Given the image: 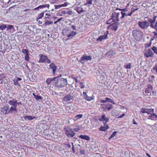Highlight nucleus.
Instances as JSON below:
<instances>
[{
  "mask_svg": "<svg viewBox=\"0 0 157 157\" xmlns=\"http://www.w3.org/2000/svg\"><path fill=\"white\" fill-rule=\"evenodd\" d=\"M151 44V41L149 44H146L145 45L146 48H148L150 47Z\"/></svg>",
  "mask_w": 157,
  "mask_h": 157,
  "instance_id": "56",
  "label": "nucleus"
},
{
  "mask_svg": "<svg viewBox=\"0 0 157 157\" xmlns=\"http://www.w3.org/2000/svg\"><path fill=\"white\" fill-rule=\"evenodd\" d=\"M117 132H113L112 134L110 136V137L109 138V140H110V139L116 135V133Z\"/></svg>",
  "mask_w": 157,
  "mask_h": 157,
  "instance_id": "43",
  "label": "nucleus"
},
{
  "mask_svg": "<svg viewBox=\"0 0 157 157\" xmlns=\"http://www.w3.org/2000/svg\"><path fill=\"white\" fill-rule=\"evenodd\" d=\"M105 99L107 100V102H110L111 103H112L113 104H116V103L115 102V101L114 100H112L110 98H105Z\"/></svg>",
  "mask_w": 157,
  "mask_h": 157,
  "instance_id": "30",
  "label": "nucleus"
},
{
  "mask_svg": "<svg viewBox=\"0 0 157 157\" xmlns=\"http://www.w3.org/2000/svg\"><path fill=\"white\" fill-rule=\"evenodd\" d=\"M153 33L154 34L153 36V39H157V33L154 32Z\"/></svg>",
  "mask_w": 157,
  "mask_h": 157,
  "instance_id": "54",
  "label": "nucleus"
},
{
  "mask_svg": "<svg viewBox=\"0 0 157 157\" xmlns=\"http://www.w3.org/2000/svg\"><path fill=\"white\" fill-rule=\"evenodd\" d=\"M154 109L152 108L148 109L142 108L140 109V113H147L148 114H150L154 112Z\"/></svg>",
  "mask_w": 157,
  "mask_h": 157,
  "instance_id": "6",
  "label": "nucleus"
},
{
  "mask_svg": "<svg viewBox=\"0 0 157 157\" xmlns=\"http://www.w3.org/2000/svg\"><path fill=\"white\" fill-rule=\"evenodd\" d=\"M120 13L119 12H113L112 13L111 19H112V21L118 22L120 21L119 19V16Z\"/></svg>",
  "mask_w": 157,
  "mask_h": 157,
  "instance_id": "5",
  "label": "nucleus"
},
{
  "mask_svg": "<svg viewBox=\"0 0 157 157\" xmlns=\"http://www.w3.org/2000/svg\"><path fill=\"white\" fill-rule=\"evenodd\" d=\"M33 95L34 96V98L36 100H42L43 98L40 95H36L35 93H33Z\"/></svg>",
  "mask_w": 157,
  "mask_h": 157,
  "instance_id": "23",
  "label": "nucleus"
},
{
  "mask_svg": "<svg viewBox=\"0 0 157 157\" xmlns=\"http://www.w3.org/2000/svg\"><path fill=\"white\" fill-rule=\"evenodd\" d=\"M69 101V95H67L65 96L63 98V103L66 106V105H68L69 102L68 101Z\"/></svg>",
  "mask_w": 157,
  "mask_h": 157,
  "instance_id": "21",
  "label": "nucleus"
},
{
  "mask_svg": "<svg viewBox=\"0 0 157 157\" xmlns=\"http://www.w3.org/2000/svg\"><path fill=\"white\" fill-rule=\"evenodd\" d=\"M124 67L126 69H131V63H129L126 65H124Z\"/></svg>",
  "mask_w": 157,
  "mask_h": 157,
  "instance_id": "41",
  "label": "nucleus"
},
{
  "mask_svg": "<svg viewBox=\"0 0 157 157\" xmlns=\"http://www.w3.org/2000/svg\"><path fill=\"white\" fill-rule=\"evenodd\" d=\"M52 22H51L50 21H46L45 22V24L46 25H48L50 24H52Z\"/></svg>",
  "mask_w": 157,
  "mask_h": 157,
  "instance_id": "52",
  "label": "nucleus"
},
{
  "mask_svg": "<svg viewBox=\"0 0 157 157\" xmlns=\"http://www.w3.org/2000/svg\"><path fill=\"white\" fill-rule=\"evenodd\" d=\"M118 23H119L117 22H115L109 25V27H110L112 30L116 31L118 29Z\"/></svg>",
  "mask_w": 157,
  "mask_h": 157,
  "instance_id": "10",
  "label": "nucleus"
},
{
  "mask_svg": "<svg viewBox=\"0 0 157 157\" xmlns=\"http://www.w3.org/2000/svg\"><path fill=\"white\" fill-rule=\"evenodd\" d=\"M144 56L147 58L153 57L154 54L151 50V48H148L146 50L144 53Z\"/></svg>",
  "mask_w": 157,
  "mask_h": 157,
  "instance_id": "7",
  "label": "nucleus"
},
{
  "mask_svg": "<svg viewBox=\"0 0 157 157\" xmlns=\"http://www.w3.org/2000/svg\"><path fill=\"white\" fill-rule=\"evenodd\" d=\"M49 66L50 68H51L52 70V74L53 75H54L56 71V70L57 69V67L56 66L55 64L53 63H52L50 64Z\"/></svg>",
  "mask_w": 157,
  "mask_h": 157,
  "instance_id": "12",
  "label": "nucleus"
},
{
  "mask_svg": "<svg viewBox=\"0 0 157 157\" xmlns=\"http://www.w3.org/2000/svg\"><path fill=\"white\" fill-rule=\"evenodd\" d=\"M23 117L26 121H31L36 118L35 117L31 116H24Z\"/></svg>",
  "mask_w": 157,
  "mask_h": 157,
  "instance_id": "20",
  "label": "nucleus"
},
{
  "mask_svg": "<svg viewBox=\"0 0 157 157\" xmlns=\"http://www.w3.org/2000/svg\"><path fill=\"white\" fill-rule=\"evenodd\" d=\"M157 17V16L154 15L152 18V20L154 21V22L155 23L156 21V18Z\"/></svg>",
  "mask_w": 157,
  "mask_h": 157,
  "instance_id": "58",
  "label": "nucleus"
},
{
  "mask_svg": "<svg viewBox=\"0 0 157 157\" xmlns=\"http://www.w3.org/2000/svg\"><path fill=\"white\" fill-rule=\"evenodd\" d=\"M138 8L136 9H134V8H132L131 9V11L129 13L131 15V16L132 14L135 12L136 11L138 10Z\"/></svg>",
  "mask_w": 157,
  "mask_h": 157,
  "instance_id": "40",
  "label": "nucleus"
},
{
  "mask_svg": "<svg viewBox=\"0 0 157 157\" xmlns=\"http://www.w3.org/2000/svg\"><path fill=\"white\" fill-rule=\"evenodd\" d=\"M83 116V115L82 114H78L77 115L75 116L74 117V118L75 119V121H76L79 119H80L82 118Z\"/></svg>",
  "mask_w": 157,
  "mask_h": 157,
  "instance_id": "28",
  "label": "nucleus"
},
{
  "mask_svg": "<svg viewBox=\"0 0 157 157\" xmlns=\"http://www.w3.org/2000/svg\"><path fill=\"white\" fill-rule=\"evenodd\" d=\"M44 13L43 12L40 13L38 15V17L36 18L37 21H38V20L40 19H41L43 17Z\"/></svg>",
  "mask_w": 157,
  "mask_h": 157,
  "instance_id": "35",
  "label": "nucleus"
},
{
  "mask_svg": "<svg viewBox=\"0 0 157 157\" xmlns=\"http://www.w3.org/2000/svg\"><path fill=\"white\" fill-rule=\"evenodd\" d=\"M16 109V107H15L14 106H11L10 108V109L8 111V113H10L13 110H15Z\"/></svg>",
  "mask_w": 157,
  "mask_h": 157,
  "instance_id": "42",
  "label": "nucleus"
},
{
  "mask_svg": "<svg viewBox=\"0 0 157 157\" xmlns=\"http://www.w3.org/2000/svg\"><path fill=\"white\" fill-rule=\"evenodd\" d=\"M138 24L140 27L144 30L147 29L150 26L149 23L146 20L140 21L138 22Z\"/></svg>",
  "mask_w": 157,
  "mask_h": 157,
  "instance_id": "3",
  "label": "nucleus"
},
{
  "mask_svg": "<svg viewBox=\"0 0 157 157\" xmlns=\"http://www.w3.org/2000/svg\"><path fill=\"white\" fill-rule=\"evenodd\" d=\"M55 77L52 78H48L46 80V82L48 84H50L52 83V85L54 86V83L55 80Z\"/></svg>",
  "mask_w": 157,
  "mask_h": 157,
  "instance_id": "14",
  "label": "nucleus"
},
{
  "mask_svg": "<svg viewBox=\"0 0 157 157\" xmlns=\"http://www.w3.org/2000/svg\"><path fill=\"white\" fill-rule=\"evenodd\" d=\"M61 75L60 74L58 76L55 77L54 83V86L57 88L63 87L65 86L67 84L66 79L60 78Z\"/></svg>",
  "mask_w": 157,
  "mask_h": 157,
  "instance_id": "1",
  "label": "nucleus"
},
{
  "mask_svg": "<svg viewBox=\"0 0 157 157\" xmlns=\"http://www.w3.org/2000/svg\"><path fill=\"white\" fill-rule=\"evenodd\" d=\"M151 120L156 121L157 120V115L154 112L152 113V118Z\"/></svg>",
  "mask_w": 157,
  "mask_h": 157,
  "instance_id": "34",
  "label": "nucleus"
},
{
  "mask_svg": "<svg viewBox=\"0 0 157 157\" xmlns=\"http://www.w3.org/2000/svg\"><path fill=\"white\" fill-rule=\"evenodd\" d=\"M147 18L148 19V22L149 23L150 26L151 28H154V24L155 23L154 21L152 20V18H148L147 17H146L145 18Z\"/></svg>",
  "mask_w": 157,
  "mask_h": 157,
  "instance_id": "19",
  "label": "nucleus"
},
{
  "mask_svg": "<svg viewBox=\"0 0 157 157\" xmlns=\"http://www.w3.org/2000/svg\"><path fill=\"white\" fill-rule=\"evenodd\" d=\"M78 137L87 141H89L90 139V138L89 136L83 134L79 135Z\"/></svg>",
  "mask_w": 157,
  "mask_h": 157,
  "instance_id": "18",
  "label": "nucleus"
},
{
  "mask_svg": "<svg viewBox=\"0 0 157 157\" xmlns=\"http://www.w3.org/2000/svg\"><path fill=\"white\" fill-rule=\"evenodd\" d=\"M109 127L107 125L105 126H101L99 128V130L101 131H106L109 128Z\"/></svg>",
  "mask_w": 157,
  "mask_h": 157,
  "instance_id": "24",
  "label": "nucleus"
},
{
  "mask_svg": "<svg viewBox=\"0 0 157 157\" xmlns=\"http://www.w3.org/2000/svg\"><path fill=\"white\" fill-rule=\"evenodd\" d=\"M69 38L67 37V36L64 37L63 38V40L64 41V43L65 44L67 45L69 44Z\"/></svg>",
  "mask_w": 157,
  "mask_h": 157,
  "instance_id": "29",
  "label": "nucleus"
},
{
  "mask_svg": "<svg viewBox=\"0 0 157 157\" xmlns=\"http://www.w3.org/2000/svg\"><path fill=\"white\" fill-rule=\"evenodd\" d=\"M101 106L102 108L104 109L105 111H106L107 110H110L113 108V105L109 103L106 104H102Z\"/></svg>",
  "mask_w": 157,
  "mask_h": 157,
  "instance_id": "9",
  "label": "nucleus"
},
{
  "mask_svg": "<svg viewBox=\"0 0 157 157\" xmlns=\"http://www.w3.org/2000/svg\"><path fill=\"white\" fill-rule=\"evenodd\" d=\"M13 82H14V84L15 86H18L20 88L21 87V86L20 83L18 81H17V80L16 79H14L13 80Z\"/></svg>",
  "mask_w": 157,
  "mask_h": 157,
  "instance_id": "32",
  "label": "nucleus"
},
{
  "mask_svg": "<svg viewBox=\"0 0 157 157\" xmlns=\"http://www.w3.org/2000/svg\"><path fill=\"white\" fill-rule=\"evenodd\" d=\"M66 13H67L69 14V11H62L61 13L63 14H66Z\"/></svg>",
  "mask_w": 157,
  "mask_h": 157,
  "instance_id": "60",
  "label": "nucleus"
},
{
  "mask_svg": "<svg viewBox=\"0 0 157 157\" xmlns=\"http://www.w3.org/2000/svg\"><path fill=\"white\" fill-rule=\"evenodd\" d=\"M49 5L48 4H44L42 5H40L38 6V8L39 9H42L46 7H49Z\"/></svg>",
  "mask_w": 157,
  "mask_h": 157,
  "instance_id": "36",
  "label": "nucleus"
},
{
  "mask_svg": "<svg viewBox=\"0 0 157 157\" xmlns=\"http://www.w3.org/2000/svg\"><path fill=\"white\" fill-rule=\"evenodd\" d=\"M64 129L65 130V131L66 132V134L67 136H69V130H68V128H67L66 126L64 127Z\"/></svg>",
  "mask_w": 157,
  "mask_h": 157,
  "instance_id": "48",
  "label": "nucleus"
},
{
  "mask_svg": "<svg viewBox=\"0 0 157 157\" xmlns=\"http://www.w3.org/2000/svg\"><path fill=\"white\" fill-rule=\"evenodd\" d=\"M23 53H25L26 55L29 54V51L27 49H23L22 50Z\"/></svg>",
  "mask_w": 157,
  "mask_h": 157,
  "instance_id": "39",
  "label": "nucleus"
},
{
  "mask_svg": "<svg viewBox=\"0 0 157 157\" xmlns=\"http://www.w3.org/2000/svg\"><path fill=\"white\" fill-rule=\"evenodd\" d=\"M121 13L122 15V16L120 17V19L122 21H123L122 19H123L125 17L131 16L130 13H128L126 12H124L123 11H121Z\"/></svg>",
  "mask_w": 157,
  "mask_h": 157,
  "instance_id": "17",
  "label": "nucleus"
},
{
  "mask_svg": "<svg viewBox=\"0 0 157 157\" xmlns=\"http://www.w3.org/2000/svg\"><path fill=\"white\" fill-rule=\"evenodd\" d=\"M75 133L71 130H69V136H71V137H73L75 135Z\"/></svg>",
  "mask_w": 157,
  "mask_h": 157,
  "instance_id": "46",
  "label": "nucleus"
},
{
  "mask_svg": "<svg viewBox=\"0 0 157 157\" xmlns=\"http://www.w3.org/2000/svg\"><path fill=\"white\" fill-rule=\"evenodd\" d=\"M47 57L45 56L42 55L40 56V59L38 61L39 63L45 62L46 60L47 59Z\"/></svg>",
  "mask_w": 157,
  "mask_h": 157,
  "instance_id": "16",
  "label": "nucleus"
},
{
  "mask_svg": "<svg viewBox=\"0 0 157 157\" xmlns=\"http://www.w3.org/2000/svg\"><path fill=\"white\" fill-rule=\"evenodd\" d=\"M84 98L86 100L88 101H91L93 99V98L92 97L89 96L87 95H86L85 97H84Z\"/></svg>",
  "mask_w": 157,
  "mask_h": 157,
  "instance_id": "31",
  "label": "nucleus"
},
{
  "mask_svg": "<svg viewBox=\"0 0 157 157\" xmlns=\"http://www.w3.org/2000/svg\"><path fill=\"white\" fill-rule=\"evenodd\" d=\"M93 3V0H86V3L84 4L85 5H87L88 4L92 5Z\"/></svg>",
  "mask_w": 157,
  "mask_h": 157,
  "instance_id": "37",
  "label": "nucleus"
},
{
  "mask_svg": "<svg viewBox=\"0 0 157 157\" xmlns=\"http://www.w3.org/2000/svg\"><path fill=\"white\" fill-rule=\"evenodd\" d=\"M77 11L78 13H80L82 12H84V11L83 10L82 8L81 9H80L79 8L77 9Z\"/></svg>",
  "mask_w": 157,
  "mask_h": 157,
  "instance_id": "49",
  "label": "nucleus"
},
{
  "mask_svg": "<svg viewBox=\"0 0 157 157\" xmlns=\"http://www.w3.org/2000/svg\"><path fill=\"white\" fill-rule=\"evenodd\" d=\"M100 102L101 103H105L107 102V101L106 99V100H101Z\"/></svg>",
  "mask_w": 157,
  "mask_h": 157,
  "instance_id": "61",
  "label": "nucleus"
},
{
  "mask_svg": "<svg viewBox=\"0 0 157 157\" xmlns=\"http://www.w3.org/2000/svg\"><path fill=\"white\" fill-rule=\"evenodd\" d=\"M109 32L108 31H106L103 35H101L97 39V41L101 42L103 40H106L108 38V35L109 34Z\"/></svg>",
  "mask_w": 157,
  "mask_h": 157,
  "instance_id": "8",
  "label": "nucleus"
},
{
  "mask_svg": "<svg viewBox=\"0 0 157 157\" xmlns=\"http://www.w3.org/2000/svg\"><path fill=\"white\" fill-rule=\"evenodd\" d=\"M151 71L157 73V63L153 67Z\"/></svg>",
  "mask_w": 157,
  "mask_h": 157,
  "instance_id": "33",
  "label": "nucleus"
},
{
  "mask_svg": "<svg viewBox=\"0 0 157 157\" xmlns=\"http://www.w3.org/2000/svg\"><path fill=\"white\" fill-rule=\"evenodd\" d=\"M119 10L121 11L124 12H126L128 11V9L127 8H124L123 9H116V10Z\"/></svg>",
  "mask_w": 157,
  "mask_h": 157,
  "instance_id": "47",
  "label": "nucleus"
},
{
  "mask_svg": "<svg viewBox=\"0 0 157 157\" xmlns=\"http://www.w3.org/2000/svg\"><path fill=\"white\" fill-rule=\"evenodd\" d=\"M101 121H103L104 125H105L106 123L109 121V118L108 117H106L105 114H103L101 115Z\"/></svg>",
  "mask_w": 157,
  "mask_h": 157,
  "instance_id": "13",
  "label": "nucleus"
},
{
  "mask_svg": "<svg viewBox=\"0 0 157 157\" xmlns=\"http://www.w3.org/2000/svg\"><path fill=\"white\" fill-rule=\"evenodd\" d=\"M76 33V32L73 31L72 32H71V33H69V37L71 36H73L75 35Z\"/></svg>",
  "mask_w": 157,
  "mask_h": 157,
  "instance_id": "51",
  "label": "nucleus"
},
{
  "mask_svg": "<svg viewBox=\"0 0 157 157\" xmlns=\"http://www.w3.org/2000/svg\"><path fill=\"white\" fill-rule=\"evenodd\" d=\"M9 105H5L1 109V111L4 114H7L9 113L7 112L9 109Z\"/></svg>",
  "mask_w": 157,
  "mask_h": 157,
  "instance_id": "11",
  "label": "nucleus"
},
{
  "mask_svg": "<svg viewBox=\"0 0 157 157\" xmlns=\"http://www.w3.org/2000/svg\"><path fill=\"white\" fill-rule=\"evenodd\" d=\"M6 77L5 74L2 73L0 75V80L2 81L1 83H2V81L4 79H6Z\"/></svg>",
  "mask_w": 157,
  "mask_h": 157,
  "instance_id": "26",
  "label": "nucleus"
},
{
  "mask_svg": "<svg viewBox=\"0 0 157 157\" xmlns=\"http://www.w3.org/2000/svg\"><path fill=\"white\" fill-rule=\"evenodd\" d=\"M80 86L81 88H83L85 87V85L82 83L81 82Z\"/></svg>",
  "mask_w": 157,
  "mask_h": 157,
  "instance_id": "64",
  "label": "nucleus"
},
{
  "mask_svg": "<svg viewBox=\"0 0 157 157\" xmlns=\"http://www.w3.org/2000/svg\"><path fill=\"white\" fill-rule=\"evenodd\" d=\"M112 19H111V18H110L109 20H108L107 21V24H110L111 22H112Z\"/></svg>",
  "mask_w": 157,
  "mask_h": 157,
  "instance_id": "59",
  "label": "nucleus"
},
{
  "mask_svg": "<svg viewBox=\"0 0 157 157\" xmlns=\"http://www.w3.org/2000/svg\"><path fill=\"white\" fill-rule=\"evenodd\" d=\"M29 54L26 55L25 56V59L27 62H28L29 60Z\"/></svg>",
  "mask_w": 157,
  "mask_h": 157,
  "instance_id": "44",
  "label": "nucleus"
},
{
  "mask_svg": "<svg viewBox=\"0 0 157 157\" xmlns=\"http://www.w3.org/2000/svg\"><path fill=\"white\" fill-rule=\"evenodd\" d=\"M72 149L73 151V152L74 153L75 152V146L73 145V143L72 142Z\"/></svg>",
  "mask_w": 157,
  "mask_h": 157,
  "instance_id": "63",
  "label": "nucleus"
},
{
  "mask_svg": "<svg viewBox=\"0 0 157 157\" xmlns=\"http://www.w3.org/2000/svg\"><path fill=\"white\" fill-rule=\"evenodd\" d=\"M61 6L60 5H55L54 6L55 7V9H58L61 7Z\"/></svg>",
  "mask_w": 157,
  "mask_h": 157,
  "instance_id": "55",
  "label": "nucleus"
},
{
  "mask_svg": "<svg viewBox=\"0 0 157 157\" xmlns=\"http://www.w3.org/2000/svg\"><path fill=\"white\" fill-rule=\"evenodd\" d=\"M115 52L113 50H110L106 54V55L108 56H111L115 55Z\"/></svg>",
  "mask_w": 157,
  "mask_h": 157,
  "instance_id": "25",
  "label": "nucleus"
},
{
  "mask_svg": "<svg viewBox=\"0 0 157 157\" xmlns=\"http://www.w3.org/2000/svg\"><path fill=\"white\" fill-rule=\"evenodd\" d=\"M132 36L134 39L136 41L139 42L140 41L143 37L144 33L138 29H135L132 31Z\"/></svg>",
  "mask_w": 157,
  "mask_h": 157,
  "instance_id": "2",
  "label": "nucleus"
},
{
  "mask_svg": "<svg viewBox=\"0 0 157 157\" xmlns=\"http://www.w3.org/2000/svg\"><path fill=\"white\" fill-rule=\"evenodd\" d=\"M7 28V26L6 25L3 24L0 26V29L3 31L4 29Z\"/></svg>",
  "mask_w": 157,
  "mask_h": 157,
  "instance_id": "45",
  "label": "nucleus"
},
{
  "mask_svg": "<svg viewBox=\"0 0 157 157\" xmlns=\"http://www.w3.org/2000/svg\"><path fill=\"white\" fill-rule=\"evenodd\" d=\"M151 49L153 51L155 54H157V48L156 47L154 46L151 48Z\"/></svg>",
  "mask_w": 157,
  "mask_h": 157,
  "instance_id": "38",
  "label": "nucleus"
},
{
  "mask_svg": "<svg viewBox=\"0 0 157 157\" xmlns=\"http://www.w3.org/2000/svg\"><path fill=\"white\" fill-rule=\"evenodd\" d=\"M71 28L73 30H75L76 29V26L75 25H72L71 26Z\"/></svg>",
  "mask_w": 157,
  "mask_h": 157,
  "instance_id": "62",
  "label": "nucleus"
},
{
  "mask_svg": "<svg viewBox=\"0 0 157 157\" xmlns=\"http://www.w3.org/2000/svg\"><path fill=\"white\" fill-rule=\"evenodd\" d=\"M17 101H13L12 100H10L8 102V103L10 105H12L15 107H16L17 106Z\"/></svg>",
  "mask_w": 157,
  "mask_h": 157,
  "instance_id": "22",
  "label": "nucleus"
},
{
  "mask_svg": "<svg viewBox=\"0 0 157 157\" xmlns=\"http://www.w3.org/2000/svg\"><path fill=\"white\" fill-rule=\"evenodd\" d=\"M152 87L151 85H150L145 90V92L146 93H150L151 92V91L152 90Z\"/></svg>",
  "mask_w": 157,
  "mask_h": 157,
  "instance_id": "27",
  "label": "nucleus"
},
{
  "mask_svg": "<svg viewBox=\"0 0 157 157\" xmlns=\"http://www.w3.org/2000/svg\"><path fill=\"white\" fill-rule=\"evenodd\" d=\"M80 153L82 155H85V151L83 150H81L80 151Z\"/></svg>",
  "mask_w": 157,
  "mask_h": 157,
  "instance_id": "57",
  "label": "nucleus"
},
{
  "mask_svg": "<svg viewBox=\"0 0 157 157\" xmlns=\"http://www.w3.org/2000/svg\"><path fill=\"white\" fill-rule=\"evenodd\" d=\"M62 34L63 36H64V37L67 36V37L69 38V29L68 28H65L63 29Z\"/></svg>",
  "mask_w": 157,
  "mask_h": 157,
  "instance_id": "15",
  "label": "nucleus"
},
{
  "mask_svg": "<svg viewBox=\"0 0 157 157\" xmlns=\"http://www.w3.org/2000/svg\"><path fill=\"white\" fill-rule=\"evenodd\" d=\"M7 30L11 29L13 28V26L11 25H8L7 26Z\"/></svg>",
  "mask_w": 157,
  "mask_h": 157,
  "instance_id": "53",
  "label": "nucleus"
},
{
  "mask_svg": "<svg viewBox=\"0 0 157 157\" xmlns=\"http://www.w3.org/2000/svg\"><path fill=\"white\" fill-rule=\"evenodd\" d=\"M91 59V56H87L86 55L84 54L82 56L78 61L82 64H84L86 61L90 60Z\"/></svg>",
  "mask_w": 157,
  "mask_h": 157,
  "instance_id": "4",
  "label": "nucleus"
},
{
  "mask_svg": "<svg viewBox=\"0 0 157 157\" xmlns=\"http://www.w3.org/2000/svg\"><path fill=\"white\" fill-rule=\"evenodd\" d=\"M69 120H70V121H69V124H70L71 122L72 123H74L76 121L75 119L74 118H71L70 119H69Z\"/></svg>",
  "mask_w": 157,
  "mask_h": 157,
  "instance_id": "50",
  "label": "nucleus"
}]
</instances>
